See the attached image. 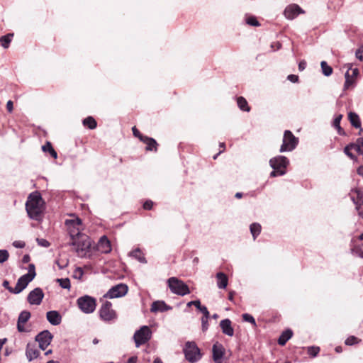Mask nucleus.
<instances>
[{"label": "nucleus", "mask_w": 363, "mask_h": 363, "mask_svg": "<svg viewBox=\"0 0 363 363\" xmlns=\"http://www.w3.org/2000/svg\"><path fill=\"white\" fill-rule=\"evenodd\" d=\"M357 173L363 178V164L357 167Z\"/></svg>", "instance_id": "nucleus-60"}, {"label": "nucleus", "mask_w": 363, "mask_h": 363, "mask_svg": "<svg viewBox=\"0 0 363 363\" xmlns=\"http://www.w3.org/2000/svg\"><path fill=\"white\" fill-rule=\"evenodd\" d=\"M237 104L238 107L244 111H250V108L248 106L247 102L246 99L242 96H240L237 99Z\"/></svg>", "instance_id": "nucleus-30"}, {"label": "nucleus", "mask_w": 363, "mask_h": 363, "mask_svg": "<svg viewBox=\"0 0 363 363\" xmlns=\"http://www.w3.org/2000/svg\"><path fill=\"white\" fill-rule=\"evenodd\" d=\"M293 333L291 330L284 331L280 335L278 343L280 345H284L286 342L292 337Z\"/></svg>", "instance_id": "nucleus-25"}, {"label": "nucleus", "mask_w": 363, "mask_h": 363, "mask_svg": "<svg viewBox=\"0 0 363 363\" xmlns=\"http://www.w3.org/2000/svg\"><path fill=\"white\" fill-rule=\"evenodd\" d=\"M348 117H349V120H350L351 124L354 127H355V128L360 127L361 123H360L359 118L357 114H356L355 113L350 112L348 115Z\"/></svg>", "instance_id": "nucleus-29"}, {"label": "nucleus", "mask_w": 363, "mask_h": 363, "mask_svg": "<svg viewBox=\"0 0 363 363\" xmlns=\"http://www.w3.org/2000/svg\"><path fill=\"white\" fill-rule=\"evenodd\" d=\"M132 130H133V135L135 137H138L140 140H141V138L145 137V135H143L142 134H140V131L135 127H133L132 128Z\"/></svg>", "instance_id": "nucleus-51"}, {"label": "nucleus", "mask_w": 363, "mask_h": 363, "mask_svg": "<svg viewBox=\"0 0 363 363\" xmlns=\"http://www.w3.org/2000/svg\"><path fill=\"white\" fill-rule=\"evenodd\" d=\"M306 61L302 60V61H301V62H299V64H298V69H299L300 71H303V70H304V69H305V68H306Z\"/></svg>", "instance_id": "nucleus-58"}, {"label": "nucleus", "mask_w": 363, "mask_h": 363, "mask_svg": "<svg viewBox=\"0 0 363 363\" xmlns=\"http://www.w3.org/2000/svg\"><path fill=\"white\" fill-rule=\"evenodd\" d=\"M242 318L245 321L249 322V323H252L253 325H256L255 318L251 315H250L248 313H244L242 315Z\"/></svg>", "instance_id": "nucleus-44"}, {"label": "nucleus", "mask_w": 363, "mask_h": 363, "mask_svg": "<svg viewBox=\"0 0 363 363\" xmlns=\"http://www.w3.org/2000/svg\"><path fill=\"white\" fill-rule=\"evenodd\" d=\"M320 66L322 72L325 76L328 77L332 74L333 68L330 66H329L326 62L322 61L320 63Z\"/></svg>", "instance_id": "nucleus-32"}, {"label": "nucleus", "mask_w": 363, "mask_h": 363, "mask_svg": "<svg viewBox=\"0 0 363 363\" xmlns=\"http://www.w3.org/2000/svg\"><path fill=\"white\" fill-rule=\"evenodd\" d=\"M97 249L102 253H108L111 251L110 241L106 236H102L98 242Z\"/></svg>", "instance_id": "nucleus-18"}, {"label": "nucleus", "mask_w": 363, "mask_h": 363, "mask_svg": "<svg viewBox=\"0 0 363 363\" xmlns=\"http://www.w3.org/2000/svg\"><path fill=\"white\" fill-rule=\"evenodd\" d=\"M305 11L297 4H292L286 7L284 11V16L289 20H293L301 13Z\"/></svg>", "instance_id": "nucleus-15"}, {"label": "nucleus", "mask_w": 363, "mask_h": 363, "mask_svg": "<svg viewBox=\"0 0 363 363\" xmlns=\"http://www.w3.org/2000/svg\"><path fill=\"white\" fill-rule=\"evenodd\" d=\"M152 337V331L150 328L144 325L139 330H136L133 335L135 347H139L140 345L147 342Z\"/></svg>", "instance_id": "nucleus-7"}, {"label": "nucleus", "mask_w": 363, "mask_h": 363, "mask_svg": "<svg viewBox=\"0 0 363 363\" xmlns=\"http://www.w3.org/2000/svg\"><path fill=\"white\" fill-rule=\"evenodd\" d=\"M35 266L30 264L28 267V272L27 274L21 276L16 283V285L13 289V294H19L21 292L28 284L35 278Z\"/></svg>", "instance_id": "nucleus-4"}, {"label": "nucleus", "mask_w": 363, "mask_h": 363, "mask_svg": "<svg viewBox=\"0 0 363 363\" xmlns=\"http://www.w3.org/2000/svg\"><path fill=\"white\" fill-rule=\"evenodd\" d=\"M298 143V138L295 137L290 130H285L283 137L280 152H291L294 150Z\"/></svg>", "instance_id": "nucleus-6"}, {"label": "nucleus", "mask_w": 363, "mask_h": 363, "mask_svg": "<svg viewBox=\"0 0 363 363\" xmlns=\"http://www.w3.org/2000/svg\"><path fill=\"white\" fill-rule=\"evenodd\" d=\"M154 363H162V361L161 360L160 358L157 357L154 359Z\"/></svg>", "instance_id": "nucleus-64"}, {"label": "nucleus", "mask_w": 363, "mask_h": 363, "mask_svg": "<svg viewBox=\"0 0 363 363\" xmlns=\"http://www.w3.org/2000/svg\"><path fill=\"white\" fill-rule=\"evenodd\" d=\"M172 309V307L167 305L164 301H154L151 306V312H164Z\"/></svg>", "instance_id": "nucleus-19"}, {"label": "nucleus", "mask_w": 363, "mask_h": 363, "mask_svg": "<svg viewBox=\"0 0 363 363\" xmlns=\"http://www.w3.org/2000/svg\"><path fill=\"white\" fill-rule=\"evenodd\" d=\"M352 150L355 151L360 155H363V138H357L354 143H350L344 149L345 155H347L350 159L355 160L356 157L351 152Z\"/></svg>", "instance_id": "nucleus-12"}, {"label": "nucleus", "mask_w": 363, "mask_h": 363, "mask_svg": "<svg viewBox=\"0 0 363 363\" xmlns=\"http://www.w3.org/2000/svg\"><path fill=\"white\" fill-rule=\"evenodd\" d=\"M360 340L357 339V337L354 336H350L345 340V344L347 345H353L356 343H358Z\"/></svg>", "instance_id": "nucleus-40"}, {"label": "nucleus", "mask_w": 363, "mask_h": 363, "mask_svg": "<svg viewBox=\"0 0 363 363\" xmlns=\"http://www.w3.org/2000/svg\"><path fill=\"white\" fill-rule=\"evenodd\" d=\"M168 286L172 293L184 296L190 294L189 286L177 277H170L167 280Z\"/></svg>", "instance_id": "nucleus-3"}, {"label": "nucleus", "mask_w": 363, "mask_h": 363, "mask_svg": "<svg viewBox=\"0 0 363 363\" xmlns=\"http://www.w3.org/2000/svg\"><path fill=\"white\" fill-rule=\"evenodd\" d=\"M320 351V348L318 347H309L308 348V353L312 357H315Z\"/></svg>", "instance_id": "nucleus-43"}, {"label": "nucleus", "mask_w": 363, "mask_h": 363, "mask_svg": "<svg viewBox=\"0 0 363 363\" xmlns=\"http://www.w3.org/2000/svg\"><path fill=\"white\" fill-rule=\"evenodd\" d=\"M47 148H49L48 152L50 154V155L53 158L56 159L57 157V154L55 152V150L53 149V147H52V145L50 142H47L46 144L43 145V147H42V150L44 152H47Z\"/></svg>", "instance_id": "nucleus-34"}, {"label": "nucleus", "mask_w": 363, "mask_h": 363, "mask_svg": "<svg viewBox=\"0 0 363 363\" xmlns=\"http://www.w3.org/2000/svg\"><path fill=\"white\" fill-rule=\"evenodd\" d=\"M220 147L222 148V150H220L218 154L221 153L222 152H223L225 150V143H220Z\"/></svg>", "instance_id": "nucleus-63"}, {"label": "nucleus", "mask_w": 363, "mask_h": 363, "mask_svg": "<svg viewBox=\"0 0 363 363\" xmlns=\"http://www.w3.org/2000/svg\"><path fill=\"white\" fill-rule=\"evenodd\" d=\"M75 276L77 274L81 277L83 275V270L81 268L76 269L75 272Z\"/></svg>", "instance_id": "nucleus-62"}, {"label": "nucleus", "mask_w": 363, "mask_h": 363, "mask_svg": "<svg viewBox=\"0 0 363 363\" xmlns=\"http://www.w3.org/2000/svg\"><path fill=\"white\" fill-rule=\"evenodd\" d=\"M220 326L221 328L222 332L232 337L234 334V330L231 325V321L229 319H224L220 321Z\"/></svg>", "instance_id": "nucleus-22"}, {"label": "nucleus", "mask_w": 363, "mask_h": 363, "mask_svg": "<svg viewBox=\"0 0 363 363\" xmlns=\"http://www.w3.org/2000/svg\"><path fill=\"white\" fill-rule=\"evenodd\" d=\"M348 70L349 71L350 70L352 71V75L350 77H352L353 78H355L358 75V74H359V70L357 68L352 69V68L350 67Z\"/></svg>", "instance_id": "nucleus-59"}, {"label": "nucleus", "mask_w": 363, "mask_h": 363, "mask_svg": "<svg viewBox=\"0 0 363 363\" xmlns=\"http://www.w3.org/2000/svg\"><path fill=\"white\" fill-rule=\"evenodd\" d=\"M198 310H199L203 313V317H209L210 314L206 306L201 305L200 308H199Z\"/></svg>", "instance_id": "nucleus-50"}, {"label": "nucleus", "mask_w": 363, "mask_h": 363, "mask_svg": "<svg viewBox=\"0 0 363 363\" xmlns=\"http://www.w3.org/2000/svg\"><path fill=\"white\" fill-rule=\"evenodd\" d=\"M71 245L74 246L78 256L82 257H84L89 251L91 247V241L86 235L82 234L72 240Z\"/></svg>", "instance_id": "nucleus-2"}, {"label": "nucleus", "mask_w": 363, "mask_h": 363, "mask_svg": "<svg viewBox=\"0 0 363 363\" xmlns=\"http://www.w3.org/2000/svg\"><path fill=\"white\" fill-rule=\"evenodd\" d=\"M24 325H25V323L18 321L17 328L19 332H25L26 331Z\"/></svg>", "instance_id": "nucleus-55"}, {"label": "nucleus", "mask_w": 363, "mask_h": 363, "mask_svg": "<svg viewBox=\"0 0 363 363\" xmlns=\"http://www.w3.org/2000/svg\"><path fill=\"white\" fill-rule=\"evenodd\" d=\"M351 252L355 256L363 257V251L359 247H354L351 249Z\"/></svg>", "instance_id": "nucleus-42"}, {"label": "nucleus", "mask_w": 363, "mask_h": 363, "mask_svg": "<svg viewBox=\"0 0 363 363\" xmlns=\"http://www.w3.org/2000/svg\"><path fill=\"white\" fill-rule=\"evenodd\" d=\"M9 252L6 250H0V263H3L9 258Z\"/></svg>", "instance_id": "nucleus-41"}, {"label": "nucleus", "mask_w": 363, "mask_h": 363, "mask_svg": "<svg viewBox=\"0 0 363 363\" xmlns=\"http://www.w3.org/2000/svg\"><path fill=\"white\" fill-rule=\"evenodd\" d=\"M13 34V33H9L6 35H3L0 38V43L1 46L4 48H8L9 47L10 43L12 40Z\"/></svg>", "instance_id": "nucleus-26"}, {"label": "nucleus", "mask_w": 363, "mask_h": 363, "mask_svg": "<svg viewBox=\"0 0 363 363\" xmlns=\"http://www.w3.org/2000/svg\"><path fill=\"white\" fill-rule=\"evenodd\" d=\"M213 359L215 363H222L224 355L225 354V349L222 344L216 342L212 347Z\"/></svg>", "instance_id": "nucleus-17"}, {"label": "nucleus", "mask_w": 363, "mask_h": 363, "mask_svg": "<svg viewBox=\"0 0 363 363\" xmlns=\"http://www.w3.org/2000/svg\"><path fill=\"white\" fill-rule=\"evenodd\" d=\"M128 291V287L125 284H118L112 286L104 295L106 298H116L124 296Z\"/></svg>", "instance_id": "nucleus-11"}, {"label": "nucleus", "mask_w": 363, "mask_h": 363, "mask_svg": "<svg viewBox=\"0 0 363 363\" xmlns=\"http://www.w3.org/2000/svg\"><path fill=\"white\" fill-rule=\"evenodd\" d=\"M13 246L18 248H23L25 246V243L22 241H15L13 243Z\"/></svg>", "instance_id": "nucleus-56"}, {"label": "nucleus", "mask_w": 363, "mask_h": 363, "mask_svg": "<svg viewBox=\"0 0 363 363\" xmlns=\"http://www.w3.org/2000/svg\"><path fill=\"white\" fill-rule=\"evenodd\" d=\"M286 173V171L285 169H279V170L274 169V170L270 173V177H277V176H283V175H284Z\"/></svg>", "instance_id": "nucleus-45"}, {"label": "nucleus", "mask_w": 363, "mask_h": 363, "mask_svg": "<svg viewBox=\"0 0 363 363\" xmlns=\"http://www.w3.org/2000/svg\"><path fill=\"white\" fill-rule=\"evenodd\" d=\"M287 79L291 81V82H297L298 80V77L297 75H295V74H289L288 77H287Z\"/></svg>", "instance_id": "nucleus-54"}, {"label": "nucleus", "mask_w": 363, "mask_h": 363, "mask_svg": "<svg viewBox=\"0 0 363 363\" xmlns=\"http://www.w3.org/2000/svg\"><path fill=\"white\" fill-rule=\"evenodd\" d=\"M48 322L52 325H58L61 323L62 316L57 311H48L46 314Z\"/></svg>", "instance_id": "nucleus-20"}, {"label": "nucleus", "mask_w": 363, "mask_h": 363, "mask_svg": "<svg viewBox=\"0 0 363 363\" xmlns=\"http://www.w3.org/2000/svg\"><path fill=\"white\" fill-rule=\"evenodd\" d=\"M355 55L357 59L363 61V45L356 51Z\"/></svg>", "instance_id": "nucleus-48"}, {"label": "nucleus", "mask_w": 363, "mask_h": 363, "mask_svg": "<svg viewBox=\"0 0 363 363\" xmlns=\"http://www.w3.org/2000/svg\"><path fill=\"white\" fill-rule=\"evenodd\" d=\"M141 141L146 144V150L157 151V143L155 139L145 136L141 138Z\"/></svg>", "instance_id": "nucleus-23"}, {"label": "nucleus", "mask_w": 363, "mask_h": 363, "mask_svg": "<svg viewBox=\"0 0 363 363\" xmlns=\"http://www.w3.org/2000/svg\"><path fill=\"white\" fill-rule=\"evenodd\" d=\"M3 286L8 289L10 292L13 294L14 288H11L9 286V282L7 280H4L2 284Z\"/></svg>", "instance_id": "nucleus-53"}, {"label": "nucleus", "mask_w": 363, "mask_h": 363, "mask_svg": "<svg viewBox=\"0 0 363 363\" xmlns=\"http://www.w3.org/2000/svg\"><path fill=\"white\" fill-rule=\"evenodd\" d=\"M6 108L9 112H10V113L12 112V111L13 109V102L11 100L7 101Z\"/></svg>", "instance_id": "nucleus-57"}, {"label": "nucleus", "mask_w": 363, "mask_h": 363, "mask_svg": "<svg viewBox=\"0 0 363 363\" xmlns=\"http://www.w3.org/2000/svg\"><path fill=\"white\" fill-rule=\"evenodd\" d=\"M261 225L257 223H253L250 225V230L254 240L259 235L261 232Z\"/></svg>", "instance_id": "nucleus-27"}, {"label": "nucleus", "mask_w": 363, "mask_h": 363, "mask_svg": "<svg viewBox=\"0 0 363 363\" xmlns=\"http://www.w3.org/2000/svg\"><path fill=\"white\" fill-rule=\"evenodd\" d=\"M99 315L100 318L106 322H110L117 318L116 313L112 309V304L109 301H106L102 304L99 309Z\"/></svg>", "instance_id": "nucleus-10"}, {"label": "nucleus", "mask_w": 363, "mask_h": 363, "mask_svg": "<svg viewBox=\"0 0 363 363\" xmlns=\"http://www.w3.org/2000/svg\"><path fill=\"white\" fill-rule=\"evenodd\" d=\"M216 279L217 286L219 289H225L228 282L227 276L223 272H218L216 274Z\"/></svg>", "instance_id": "nucleus-24"}, {"label": "nucleus", "mask_w": 363, "mask_h": 363, "mask_svg": "<svg viewBox=\"0 0 363 363\" xmlns=\"http://www.w3.org/2000/svg\"><path fill=\"white\" fill-rule=\"evenodd\" d=\"M208 318L209 317H202L201 318V328H202V330L203 332H205V331H206L208 330Z\"/></svg>", "instance_id": "nucleus-47"}, {"label": "nucleus", "mask_w": 363, "mask_h": 363, "mask_svg": "<svg viewBox=\"0 0 363 363\" xmlns=\"http://www.w3.org/2000/svg\"><path fill=\"white\" fill-rule=\"evenodd\" d=\"M26 210L30 219L40 220L45 210V203L40 193H31L26 203Z\"/></svg>", "instance_id": "nucleus-1"}, {"label": "nucleus", "mask_w": 363, "mask_h": 363, "mask_svg": "<svg viewBox=\"0 0 363 363\" xmlns=\"http://www.w3.org/2000/svg\"><path fill=\"white\" fill-rule=\"evenodd\" d=\"M27 359L29 361H32L36 359L39 355V351L36 348L35 344L28 343L26 347V352Z\"/></svg>", "instance_id": "nucleus-21"}, {"label": "nucleus", "mask_w": 363, "mask_h": 363, "mask_svg": "<svg viewBox=\"0 0 363 363\" xmlns=\"http://www.w3.org/2000/svg\"><path fill=\"white\" fill-rule=\"evenodd\" d=\"M36 242L38 244V245L44 247H48L50 246V242L43 238H37Z\"/></svg>", "instance_id": "nucleus-46"}, {"label": "nucleus", "mask_w": 363, "mask_h": 363, "mask_svg": "<svg viewBox=\"0 0 363 363\" xmlns=\"http://www.w3.org/2000/svg\"><path fill=\"white\" fill-rule=\"evenodd\" d=\"M342 115H338L335 119H334V121H333V125L335 128L337 129L338 130V133L340 134H341V132H342V128L340 127V121H341V119H342Z\"/></svg>", "instance_id": "nucleus-39"}, {"label": "nucleus", "mask_w": 363, "mask_h": 363, "mask_svg": "<svg viewBox=\"0 0 363 363\" xmlns=\"http://www.w3.org/2000/svg\"><path fill=\"white\" fill-rule=\"evenodd\" d=\"M153 206V202L152 201H147L143 204V208L146 210H150Z\"/></svg>", "instance_id": "nucleus-52"}, {"label": "nucleus", "mask_w": 363, "mask_h": 363, "mask_svg": "<svg viewBox=\"0 0 363 363\" xmlns=\"http://www.w3.org/2000/svg\"><path fill=\"white\" fill-rule=\"evenodd\" d=\"M65 225L72 240L82 234L81 231L83 228L80 218L74 216L69 219H67L65 220Z\"/></svg>", "instance_id": "nucleus-5"}, {"label": "nucleus", "mask_w": 363, "mask_h": 363, "mask_svg": "<svg viewBox=\"0 0 363 363\" xmlns=\"http://www.w3.org/2000/svg\"><path fill=\"white\" fill-rule=\"evenodd\" d=\"M130 255L138 259L140 262L145 263L146 260L140 249H135L130 252Z\"/></svg>", "instance_id": "nucleus-28"}, {"label": "nucleus", "mask_w": 363, "mask_h": 363, "mask_svg": "<svg viewBox=\"0 0 363 363\" xmlns=\"http://www.w3.org/2000/svg\"><path fill=\"white\" fill-rule=\"evenodd\" d=\"M269 166L273 169H285L289 164V160L285 156L278 155L271 158L269 161Z\"/></svg>", "instance_id": "nucleus-13"}, {"label": "nucleus", "mask_w": 363, "mask_h": 363, "mask_svg": "<svg viewBox=\"0 0 363 363\" xmlns=\"http://www.w3.org/2000/svg\"><path fill=\"white\" fill-rule=\"evenodd\" d=\"M47 148H49L48 152L50 154V155L53 158L56 159L57 157V154L55 152V150L53 149V147H52V145L50 142H47L46 144L43 145V147H42V150L44 152H47Z\"/></svg>", "instance_id": "nucleus-33"}, {"label": "nucleus", "mask_w": 363, "mask_h": 363, "mask_svg": "<svg viewBox=\"0 0 363 363\" xmlns=\"http://www.w3.org/2000/svg\"><path fill=\"white\" fill-rule=\"evenodd\" d=\"M52 339V335L48 330H44L35 337V340L38 342L39 347L42 350H45L48 347Z\"/></svg>", "instance_id": "nucleus-14"}, {"label": "nucleus", "mask_w": 363, "mask_h": 363, "mask_svg": "<svg viewBox=\"0 0 363 363\" xmlns=\"http://www.w3.org/2000/svg\"><path fill=\"white\" fill-rule=\"evenodd\" d=\"M354 82V78L350 77L349 70L345 73V82L344 85V88L347 89L350 86L353 85Z\"/></svg>", "instance_id": "nucleus-35"}, {"label": "nucleus", "mask_w": 363, "mask_h": 363, "mask_svg": "<svg viewBox=\"0 0 363 363\" xmlns=\"http://www.w3.org/2000/svg\"><path fill=\"white\" fill-rule=\"evenodd\" d=\"M186 359L190 362H196L201 359L200 350L194 342H187L184 349Z\"/></svg>", "instance_id": "nucleus-9"}, {"label": "nucleus", "mask_w": 363, "mask_h": 363, "mask_svg": "<svg viewBox=\"0 0 363 363\" xmlns=\"http://www.w3.org/2000/svg\"><path fill=\"white\" fill-rule=\"evenodd\" d=\"M137 361H138L137 357L133 356V357H130L128 359L127 363H137Z\"/></svg>", "instance_id": "nucleus-61"}, {"label": "nucleus", "mask_w": 363, "mask_h": 363, "mask_svg": "<svg viewBox=\"0 0 363 363\" xmlns=\"http://www.w3.org/2000/svg\"><path fill=\"white\" fill-rule=\"evenodd\" d=\"M191 306H195L197 309H199L201 307V302L199 300H196V301H189V303H187L188 307H190Z\"/></svg>", "instance_id": "nucleus-49"}, {"label": "nucleus", "mask_w": 363, "mask_h": 363, "mask_svg": "<svg viewBox=\"0 0 363 363\" xmlns=\"http://www.w3.org/2000/svg\"><path fill=\"white\" fill-rule=\"evenodd\" d=\"M77 303L79 309L84 313H91L96 309V299L91 296L85 295L79 297Z\"/></svg>", "instance_id": "nucleus-8"}, {"label": "nucleus", "mask_w": 363, "mask_h": 363, "mask_svg": "<svg viewBox=\"0 0 363 363\" xmlns=\"http://www.w3.org/2000/svg\"><path fill=\"white\" fill-rule=\"evenodd\" d=\"M83 125L87 126L89 129H94L97 123L93 117L89 116L84 119Z\"/></svg>", "instance_id": "nucleus-31"}, {"label": "nucleus", "mask_w": 363, "mask_h": 363, "mask_svg": "<svg viewBox=\"0 0 363 363\" xmlns=\"http://www.w3.org/2000/svg\"><path fill=\"white\" fill-rule=\"evenodd\" d=\"M245 22L247 24H248L250 26H259V23L257 21V18L252 16H246Z\"/></svg>", "instance_id": "nucleus-38"}, {"label": "nucleus", "mask_w": 363, "mask_h": 363, "mask_svg": "<svg viewBox=\"0 0 363 363\" xmlns=\"http://www.w3.org/2000/svg\"><path fill=\"white\" fill-rule=\"evenodd\" d=\"M44 297V293L40 288H35L28 295L27 300L31 305H40Z\"/></svg>", "instance_id": "nucleus-16"}, {"label": "nucleus", "mask_w": 363, "mask_h": 363, "mask_svg": "<svg viewBox=\"0 0 363 363\" xmlns=\"http://www.w3.org/2000/svg\"><path fill=\"white\" fill-rule=\"evenodd\" d=\"M30 317V312H28L27 311H23L20 313V315L18 316V321L23 323H26L29 320Z\"/></svg>", "instance_id": "nucleus-36"}, {"label": "nucleus", "mask_w": 363, "mask_h": 363, "mask_svg": "<svg viewBox=\"0 0 363 363\" xmlns=\"http://www.w3.org/2000/svg\"><path fill=\"white\" fill-rule=\"evenodd\" d=\"M57 282L59 283L60 286L63 288V289H70V281L68 278H65V279H57Z\"/></svg>", "instance_id": "nucleus-37"}]
</instances>
